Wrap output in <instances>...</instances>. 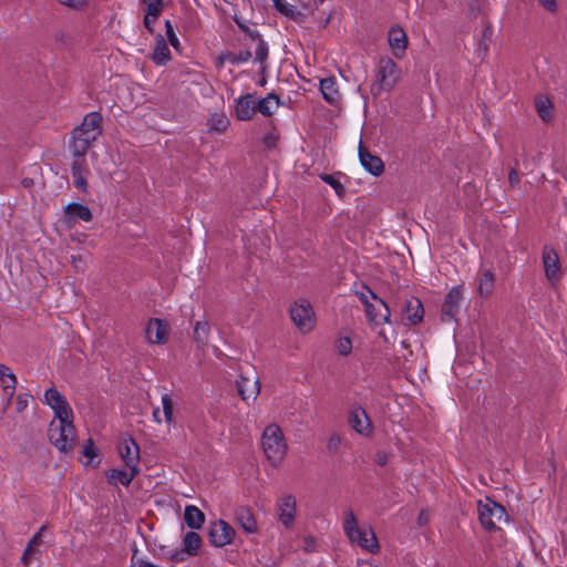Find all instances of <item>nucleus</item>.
<instances>
[{"label": "nucleus", "mask_w": 567, "mask_h": 567, "mask_svg": "<svg viewBox=\"0 0 567 567\" xmlns=\"http://www.w3.org/2000/svg\"><path fill=\"white\" fill-rule=\"evenodd\" d=\"M102 117L100 113H89L82 124L74 128L70 151L74 157H83L97 136L101 134Z\"/></svg>", "instance_id": "nucleus-1"}, {"label": "nucleus", "mask_w": 567, "mask_h": 567, "mask_svg": "<svg viewBox=\"0 0 567 567\" xmlns=\"http://www.w3.org/2000/svg\"><path fill=\"white\" fill-rule=\"evenodd\" d=\"M260 446L264 455L272 466H279L288 452V443L281 427L268 424L261 434Z\"/></svg>", "instance_id": "nucleus-2"}, {"label": "nucleus", "mask_w": 567, "mask_h": 567, "mask_svg": "<svg viewBox=\"0 0 567 567\" xmlns=\"http://www.w3.org/2000/svg\"><path fill=\"white\" fill-rule=\"evenodd\" d=\"M343 528L347 536L353 544H357L370 553H375L379 549L374 532L368 526L360 527L353 513L349 512L347 514Z\"/></svg>", "instance_id": "nucleus-3"}, {"label": "nucleus", "mask_w": 567, "mask_h": 567, "mask_svg": "<svg viewBox=\"0 0 567 567\" xmlns=\"http://www.w3.org/2000/svg\"><path fill=\"white\" fill-rule=\"evenodd\" d=\"M400 74L401 71L392 59H381L375 81L371 85L372 94L380 95L382 92L392 90L398 83Z\"/></svg>", "instance_id": "nucleus-4"}, {"label": "nucleus", "mask_w": 567, "mask_h": 567, "mask_svg": "<svg viewBox=\"0 0 567 567\" xmlns=\"http://www.w3.org/2000/svg\"><path fill=\"white\" fill-rule=\"evenodd\" d=\"M48 435L59 451L69 453L73 450L76 437L73 422L51 421Z\"/></svg>", "instance_id": "nucleus-5"}, {"label": "nucleus", "mask_w": 567, "mask_h": 567, "mask_svg": "<svg viewBox=\"0 0 567 567\" xmlns=\"http://www.w3.org/2000/svg\"><path fill=\"white\" fill-rule=\"evenodd\" d=\"M477 512L481 525L487 530L495 529L497 523L502 520L508 522L505 508L488 497L478 501Z\"/></svg>", "instance_id": "nucleus-6"}, {"label": "nucleus", "mask_w": 567, "mask_h": 567, "mask_svg": "<svg viewBox=\"0 0 567 567\" xmlns=\"http://www.w3.org/2000/svg\"><path fill=\"white\" fill-rule=\"evenodd\" d=\"M43 403L49 405L54 417L52 421L73 422V411L66 401L65 396L59 392L54 386L45 390L43 395Z\"/></svg>", "instance_id": "nucleus-7"}, {"label": "nucleus", "mask_w": 567, "mask_h": 567, "mask_svg": "<svg viewBox=\"0 0 567 567\" xmlns=\"http://www.w3.org/2000/svg\"><path fill=\"white\" fill-rule=\"evenodd\" d=\"M290 317L302 333L310 332L315 328V311L307 299H298L291 305Z\"/></svg>", "instance_id": "nucleus-8"}, {"label": "nucleus", "mask_w": 567, "mask_h": 567, "mask_svg": "<svg viewBox=\"0 0 567 567\" xmlns=\"http://www.w3.org/2000/svg\"><path fill=\"white\" fill-rule=\"evenodd\" d=\"M177 405L176 396L171 392H165L161 396V406L153 409V421L157 424H166L168 429L174 423V411Z\"/></svg>", "instance_id": "nucleus-9"}, {"label": "nucleus", "mask_w": 567, "mask_h": 567, "mask_svg": "<svg viewBox=\"0 0 567 567\" xmlns=\"http://www.w3.org/2000/svg\"><path fill=\"white\" fill-rule=\"evenodd\" d=\"M349 423L351 427L362 437H371L373 434V424L367 411L359 404L351 406L349 412Z\"/></svg>", "instance_id": "nucleus-10"}, {"label": "nucleus", "mask_w": 567, "mask_h": 567, "mask_svg": "<svg viewBox=\"0 0 567 567\" xmlns=\"http://www.w3.org/2000/svg\"><path fill=\"white\" fill-rule=\"evenodd\" d=\"M276 511L279 522L285 527H290L297 514V499L292 494H282L276 503Z\"/></svg>", "instance_id": "nucleus-11"}, {"label": "nucleus", "mask_w": 567, "mask_h": 567, "mask_svg": "<svg viewBox=\"0 0 567 567\" xmlns=\"http://www.w3.org/2000/svg\"><path fill=\"white\" fill-rule=\"evenodd\" d=\"M260 381L256 374L252 375H240L237 380V390L246 404L250 405L254 403L260 393Z\"/></svg>", "instance_id": "nucleus-12"}, {"label": "nucleus", "mask_w": 567, "mask_h": 567, "mask_svg": "<svg viewBox=\"0 0 567 567\" xmlns=\"http://www.w3.org/2000/svg\"><path fill=\"white\" fill-rule=\"evenodd\" d=\"M209 537L214 546L224 547L234 540L235 529L227 522L219 519L212 523Z\"/></svg>", "instance_id": "nucleus-13"}, {"label": "nucleus", "mask_w": 567, "mask_h": 567, "mask_svg": "<svg viewBox=\"0 0 567 567\" xmlns=\"http://www.w3.org/2000/svg\"><path fill=\"white\" fill-rule=\"evenodd\" d=\"M365 315L370 323L375 327L390 322L389 306L380 298H374V301L368 305Z\"/></svg>", "instance_id": "nucleus-14"}, {"label": "nucleus", "mask_w": 567, "mask_h": 567, "mask_svg": "<svg viewBox=\"0 0 567 567\" xmlns=\"http://www.w3.org/2000/svg\"><path fill=\"white\" fill-rule=\"evenodd\" d=\"M388 43L395 58H403L408 48V34L400 25H393L388 32Z\"/></svg>", "instance_id": "nucleus-15"}, {"label": "nucleus", "mask_w": 567, "mask_h": 567, "mask_svg": "<svg viewBox=\"0 0 567 567\" xmlns=\"http://www.w3.org/2000/svg\"><path fill=\"white\" fill-rule=\"evenodd\" d=\"M146 339L154 344H163L168 338V323L162 319H151L145 330Z\"/></svg>", "instance_id": "nucleus-16"}, {"label": "nucleus", "mask_w": 567, "mask_h": 567, "mask_svg": "<svg viewBox=\"0 0 567 567\" xmlns=\"http://www.w3.org/2000/svg\"><path fill=\"white\" fill-rule=\"evenodd\" d=\"M424 309L422 302L414 297L406 299L402 310V321L404 324L415 326L423 320Z\"/></svg>", "instance_id": "nucleus-17"}, {"label": "nucleus", "mask_w": 567, "mask_h": 567, "mask_svg": "<svg viewBox=\"0 0 567 567\" xmlns=\"http://www.w3.org/2000/svg\"><path fill=\"white\" fill-rule=\"evenodd\" d=\"M120 455L128 468H137L140 460L138 445L132 437H124L118 446Z\"/></svg>", "instance_id": "nucleus-18"}, {"label": "nucleus", "mask_w": 567, "mask_h": 567, "mask_svg": "<svg viewBox=\"0 0 567 567\" xmlns=\"http://www.w3.org/2000/svg\"><path fill=\"white\" fill-rule=\"evenodd\" d=\"M543 264L545 268L546 277L555 282L560 278V264L557 252L549 247H545L543 251Z\"/></svg>", "instance_id": "nucleus-19"}, {"label": "nucleus", "mask_w": 567, "mask_h": 567, "mask_svg": "<svg viewBox=\"0 0 567 567\" xmlns=\"http://www.w3.org/2000/svg\"><path fill=\"white\" fill-rule=\"evenodd\" d=\"M256 110V101L252 94H246L236 100V117L239 121L250 120Z\"/></svg>", "instance_id": "nucleus-20"}, {"label": "nucleus", "mask_w": 567, "mask_h": 567, "mask_svg": "<svg viewBox=\"0 0 567 567\" xmlns=\"http://www.w3.org/2000/svg\"><path fill=\"white\" fill-rule=\"evenodd\" d=\"M64 212L70 221L82 220L89 223L93 218L91 209L80 203H71L65 206Z\"/></svg>", "instance_id": "nucleus-21"}, {"label": "nucleus", "mask_w": 567, "mask_h": 567, "mask_svg": "<svg viewBox=\"0 0 567 567\" xmlns=\"http://www.w3.org/2000/svg\"><path fill=\"white\" fill-rule=\"evenodd\" d=\"M152 60L157 65H164L171 60V51L168 44L162 34L156 35Z\"/></svg>", "instance_id": "nucleus-22"}, {"label": "nucleus", "mask_w": 567, "mask_h": 567, "mask_svg": "<svg viewBox=\"0 0 567 567\" xmlns=\"http://www.w3.org/2000/svg\"><path fill=\"white\" fill-rule=\"evenodd\" d=\"M236 520L240 527L248 534H255L258 530L257 520L248 507H240L236 512Z\"/></svg>", "instance_id": "nucleus-23"}, {"label": "nucleus", "mask_w": 567, "mask_h": 567, "mask_svg": "<svg viewBox=\"0 0 567 567\" xmlns=\"http://www.w3.org/2000/svg\"><path fill=\"white\" fill-rule=\"evenodd\" d=\"M322 97L330 104H334L340 99L337 81L334 78L329 76L320 80L319 85Z\"/></svg>", "instance_id": "nucleus-24"}, {"label": "nucleus", "mask_w": 567, "mask_h": 567, "mask_svg": "<svg viewBox=\"0 0 567 567\" xmlns=\"http://www.w3.org/2000/svg\"><path fill=\"white\" fill-rule=\"evenodd\" d=\"M184 522L192 529H200L205 523V515L197 506L187 505L184 509Z\"/></svg>", "instance_id": "nucleus-25"}, {"label": "nucleus", "mask_w": 567, "mask_h": 567, "mask_svg": "<svg viewBox=\"0 0 567 567\" xmlns=\"http://www.w3.org/2000/svg\"><path fill=\"white\" fill-rule=\"evenodd\" d=\"M359 157L362 166L372 175L378 176L383 172V162L378 156L360 150Z\"/></svg>", "instance_id": "nucleus-26"}, {"label": "nucleus", "mask_w": 567, "mask_h": 567, "mask_svg": "<svg viewBox=\"0 0 567 567\" xmlns=\"http://www.w3.org/2000/svg\"><path fill=\"white\" fill-rule=\"evenodd\" d=\"M0 382L4 394L11 399L16 390L17 379L11 370L3 364H0Z\"/></svg>", "instance_id": "nucleus-27"}, {"label": "nucleus", "mask_w": 567, "mask_h": 567, "mask_svg": "<svg viewBox=\"0 0 567 567\" xmlns=\"http://www.w3.org/2000/svg\"><path fill=\"white\" fill-rule=\"evenodd\" d=\"M202 545V538L196 532H187L183 537V551L187 556H195Z\"/></svg>", "instance_id": "nucleus-28"}, {"label": "nucleus", "mask_w": 567, "mask_h": 567, "mask_svg": "<svg viewBox=\"0 0 567 567\" xmlns=\"http://www.w3.org/2000/svg\"><path fill=\"white\" fill-rule=\"evenodd\" d=\"M461 303V290L460 288H453L449 295L446 296L444 306H443V315L453 317L456 310L458 309Z\"/></svg>", "instance_id": "nucleus-29"}, {"label": "nucleus", "mask_w": 567, "mask_h": 567, "mask_svg": "<svg viewBox=\"0 0 567 567\" xmlns=\"http://www.w3.org/2000/svg\"><path fill=\"white\" fill-rule=\"evenodd\" d=\"M250 58H251L250 51H243L238 54L231 53V52L221 53L218 56L217 66L221 68L225 63H230L234 65L245 63V62L249 61Z\"/></svg>", "instance_id": "nucleus-30"}, {"label": "nucleus", "mask_w": 567, "mask_h": 567, "mask_svg": "<svg viewBox=\"0 0 567 567\" xmlns=\"http://www.w3.org/2000/svg\"><path fill=\"white\" fill-rule=\"evenodd\" d=\"M279 103L278 96L270 93L256 103V106L262 115L269 116L276 112L279 107Z\"/></svg>", "instance_id": "nucleus-31"}, {"label": "nucleus", "mask_w": 567, "mask_h": 567, "mask_svg": "<svg viewBox=\"0 0 567 567\" xmlns=\"http://www.w3.org/2000/svg\"><path fill=\"white\" fill-rule=\"evenodd\" d=\"M72 174L75 187L80 190H85L87 183L83 175V157H76L72 163Z\"/></svg>", "instance_id": "nucleus-32"}, {"label": "nucleus", "mask_w": 567, "mask_h": 567, "mask_svg": "<svg viewBox=\"0 0 567 567\" xmlns=\"http://www.w3.org/2000/svg\"><path fill=\"white\" fill-rule=\"evenodd\" d=\"M136 473L137 468L135 467L125 471L113 470L110 474V480L113 482H118L122 485H128L133 481Z\"/></svg>", "instance_id": "nucleus-33"}, {"label": "nucleus", "mask_w": 567, "mask_h": 567, "mask_svg": "<svg viewBox=\"0 0 567 567\" xmlns=\"http://www.w3.org/2000/svg\"><path fill=\"white\" fill-rule=\"evenodd\" d=\"M209 338V324L206 321H197L194 327V339L197 343L204 346Z\"/></svg>", "instance_id": "nucleus-34"}, {"label": "nucleus", "mask_w": 567, "mask_h": 567, "mask_svg": "<svg viewBox=\"0 0 567 567\" xmlns=\"http://www.w3.org/2000/svg\"><path fill=\"white\" fill-rule=\"evenodd\" d=\"M336 350L340 355L347 357L352 352V340L348 334H339L334 343Z\"/></svg>", "instance_id": "nucleus-35"}, {"label": "nucleus", "mask_w": 567, "mask_h": 567, "mask_svg": "<svg viewBox=\"0 0 567 567\" xmlns=\"http://www.w3.org/2000/svg\"><path fill=\"white\" fill-rule=\"evenodd\" d=\"M535 104H536V110L539 114V116L545 120V121H548L551 116V113H550V109H551V104H550V101L546 97V96H538L535 101Z\"/></svg>", "instance_id": "nucleus-36"}, {"label": "nucleus", "mask_w": 567, "mask_h": 567, "mask_svg": "<svg viewBox=\"0 0 567 567\" xmlns=\"http://www.w3.org/2000/svg\"><path fill=\"white\" fill-rule=\"evenodd\" d=\"M60 4L75 11H83L92 7L95 0H58Z\"/></svg>", "instance_id": "nucleus-37"}, {"label": "nucleus", "mask_w": 567, "mask_h": 567, "mask_svg": "<svg viewBox=\"0 0 567 567\" xmlns=\"http://www.w3.org/2000/svg\"><path fill=\"white\" fill-rule=\"evenodd\" d=\"M96 456H97V454H96V450L93 445V442L91 440H89L87 443L83 447L81 462L85 466L93 465Z\"/></svg>", "instance_id": "nucleus-38"}, {"label": "nucleus", "mask_w": 567, "mask_h": 567, "mask_svg": "<svg viewBox=\"0 0 567 567\" xmlns=\"http://www.w3.org/2000/svg\"><path fill=\"white\" fill-rule=\"evenodd\" d=\"M494 276L491 271H484L478 285L481 295H488L493 289Z\"/></svg>", "instance_id": "nucleus-39"}, {"label": "nucleus", "mask_w": 567, "mask_h": 567, "mask_svg": "<svg viewBox=\"0 0 567 567\" xmlns=\"http://www.w3.org/2000/svg\"><path fill=\"white\" fill-rule=\"evenodd\" d=\"M275 8L284 16L293 18L298 12L287 0H272Z\"/></svg>", "instance_id": "nucleus-40"}, {"label": "nucleus", "mask_w": 567, "mask_h": 567, "mask_svg": "<svg viewBox=\"0 0 567 567\" xmlns=\"http://www.w3.org/2000/svg\"><path fill=\"white\" fill-rule=\"evenodd\" d=\"M320 178L327 183L328 185H330L336 194L338 196H342L343 193H344V186L340 183V181L338 178H336L333 175H328V174H323L320 176Z\"/></svg>", "instance_id": "nucleus-41"}, {"label": "nucleus", "mask_w": 567, "mask_h": 567, "mask_svg": "<svg viewBox=\"0 0 567 567\" xmlns=\"http://www.w3.org/2000/svg\"><path fill=\"white\" fill-rule=\"evenodd\" d=\"M145 6V13L159 17L163 9V0H142Z\"/></svg>", "instance_id": "nucleus-42"}, {"label": "nucleus", "mask_w": 567, "mask_h": 567, "mask_svg": "<svg viewBox=\"0 0 567 567\" xmlns=\"http://www.w3.org/2000/svg\"><path fill=\"white\" fill-rule=\"evenodd\" d=\"M40 543V534H35L29 542L25 550H24V554L22 556V560L23 563L28 564L29 560L31 559L32 555H33V551H34V548L35 546H38Z\"/></svg>", "instance_id": "nucleus-43"}, {"label": "nucleus", "mask_w": 567, "mask_h": 567, "mask_svg": "<svg viewBox=\"0 0 567 567\" xmlns=\"http://www.w3.org/2000/svg\"><path fill=\"white\" fill-rule=\"evenodd\" d=\"M165 28H166V37L171 43V45L175 49V50H179V47H181V42L174 31V28L171 23L169 20H166L165 21Z\"/></svg>", "instance_id": "nucleus-44"}, {"label": "nucleus", "mask_w": 567, "mask_h": 567, "mask_svg": "<svg viewBox=\"0 0 567 567\" xmlns=\"http://www.w3.org/2000/svg\"><path fill=\"white\" fill-rule=\"evenodd\" d=\"M31 400H32V396L29 393L18 394V396L16 399L17 412H19V413L23 412L28 408Z\"/></svg>", "instance_id": "nucleus-45"}, {"label": "nucleus", "mask_w": 567, "mask_h": 567, "mask_svg": "<svg viewBox=\"0 0 567 567\" xmlns=\"http://www.w3.org/2000/svg\"><path fill=\"white\" fill-rule=\"evenodd\" d=\"M359 298L367 309L368 305L372 303V301H374V298L379 297L374 295V292H372L370 289H365L364 291L360 292Z\"/></svg>", "instance_id": "nucleus-46"}, {"label": "nucleus", "mask_w": 567, "mask_h": 567, "mask_svg": "<svg viewBox=\"0 0 567 567\" xmlns=\"http://www.w3.org/2000/svg\"><path fill=\"white\" fill-rule=\"evenodd\" d=\"M157 16L155 14H151V13H145V17H144V24H145V28L150 31V32H153L154 31V24L157 20Z\"/></svg>", "instance_id": "nucleus-47"}, {"label": "nucleus", "mask_w": 567, "mask_h": 567, "mask_svg": "<svg viewBox=\"0 0 567 567\" xmlns=\"http://www.w3.org/2000/svg\"><path fill=\"white\" fill-rule=\"evenodd\" d=\"M278 134L274 131L264 137V143L267 147H274L277 143Z\"/></svg>", "instance_id": "nucleus-48"}, {"label": "nucleus", "mask_w": 567, "mask_h": 567, "mask_svg": "<svg viewBox=\"0 0 567 567\" xmlns=\"http://www.w3.org/2000/svg\"><path fill=\"white\" fill-rule=\"evenodd\" d=\"M185 555H186V553L183 551V548H182L181 550L171 551L167 558L172 561L179 563L185 559Z\"/></svg>", "instance_id": "nucleus-49"}, {"label": "nucleus", "mask_w": 567, "mask_h": 567, "mask_svg": "<svg viewBox=\"0 0 567 567\" xmlns=\"http://www.w3.org/2000/svg\"><path fill=\"white\" fill-rule=\"evenodd\" d=\"M538 3L548 12H555L557 9L555 0H538Z\"/></svg>", "instance_id": "nucleus-50"}, {"label": "nucleus", "mask_w": 567, "mask_h": 567, "mask_svg": "<svg viewBox=\"0 0 567 567\" xmlns=\"http://www.w3.org/2000/svg\"><path fill=\"white\" fill-rule=\"evenodd\" d=\"M267 48L264 43H260L256 50L257 59L262 61L266 58Z\"/></svg>", "instance_id": "nucleus-51"}, {"label": "nucleus", "mask_w": 567, "mask_h": 567, "mask_svg": "<svg viewBox=\"0 0 567 567\" xmlns=\"http://www.w3.org/2000/svg\"><path fill=\"white\" fill-rule=\"evenodd\" d=\"M341 442V439L339 435H332L330 439H329V447L330 449H337L338 445L340 444Z\"/></svg>", "instance_id": "nucleus-52"}, {"label": "nucleus", "mask_w": 567, "mask_h": 567, "mask_svg": "<svg viewBox=\"0 0 567 567\" xmlns=\"http://www.w3.org/2000/svg\"><path fill=\"white\" fill-rule=\"evenodd\" d=\"M429 522V513L427 512H422L419 516V524L420 525H424Z\"/></svg>", "instance_id": "nucleus-53"}, {"label": "nucleus", "mask_w": 567, "mask_h": 567, "mask_svg": "<svg viewBox=\"0 0 567 567\" xmlns=\"http://www.w3.org/2000/svg\"><path fill=\"white\" fill-rule=\"evenodd\" d=\"M226 125H227V121H226V120H224V118H221V120L219 121V126H218V128H219V130H224V128L226 127Z\"/></svg>", "instance_id": "nucleus-54"}, {"label": "nucleus", "mask_w": 567, "mask_h": 567, "mask_svg": "<svg viewBox=\"0 0 567 567\" xmlns=\"http://www.w3.org/2000/svg\"><path fill=\"white\" fill-rule=\"evenodd\" d=\"M509 179H515V176H513V174L509 175Z\"/></svg>", "instance_id": "nucleus-55"}, {"label": "nucleus", "mask_w": 567, "mask_h": 567, "mask_svg": "<svg viewBox=\"0 0 567 567\" xmlns=\"http://www.w3.org/2000/svg\"><path fill=\"white\" fill-rule=\"evenodd\" d=\"M509 179H515V176H513V174L509 175Z\"/></svg>", "instance_id": "nucleus-56"}]
</instances>
